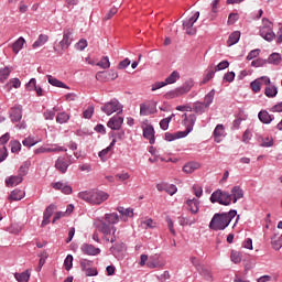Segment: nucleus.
<instances>
[{
  "instance_id": "obj_1",
  "label": "nucleus",
  "mask_w": 282,
  "mask_h": 282,
  "mask_svg": "<svg viewBox=\"0 0 282 282\" xmlns=\"http://www.w3.org/2000/svg\"><path fill=\"white\" fill-rule=\"evenodd\" d=\"M237 217V210L230 209L228 213H217L213 216L209 228L210 230H226L230 221Z\"/></svg>"
},
{
  "instance_id": "obj_2",
  "label": "nucleus",
  "mask_w": 282,
  "mask_h": 282,
  "mask_svg": "<svg viewBox=\"0 0 282 282\" xmlns=\"http://www.w3.org/2000/svg\"><path fill=\"white\" fill-rule=\"evenodd\" d=\"M78 198L91 204V206H100L104 202L109 199V194L100 189H90L78 193Z\"/></svg>"
},
{
  "instance_id": "obj_3",
  "label": "nucleus",
  "mask_w": 282,
  "mask_h": 282,
  "mask_svg": "<svg viewBox=\"0 0 282 282\" xmlns=\"http://www.w3.org/2000/svg\"><path fill=\"white\" fill-rule=\"evenodd\" d=\"M183 120H184V124L186 127L185 131H181L177 133H171V132H166L165 133V140L167 142H173V140H180V138H186V135H188V133H191V131H193V127H195V122H197V116L195 115H186L184 113L182 116Z\"/></svg>"
},
{
  "instance_id": "obj_4",
  "label": "nucleus",
  "mask_w": 282,
  "mask_h": 282,
  "mask_svg": "<svg viewBox=\"0 0 282 282\" xmlns=\"http://www.w3.org/2000/svg\"><path fill=\"white\" fill-rule=\"evenodd\" d=\"M73 36H74V31L72 29L64 30L62 41H59V43L53 47L54 52H56L58 56H63V54H65V50H69V46L74 41Z\"/></svg>"
},
{
  "instance_id": "obj_5",
  "label": "nucleus",
  "mask_w": 282,
  "mask_h": 282,
  "mask_svg": "<svg viewBox=\"0 0 282 282\" xmlns=\"http://www.w3.org/2000/svg\"><path fill=\"white\" fill-rule=\"evenodd\" d=\"M98 230L104 235V241H110V243H116L118 239V237L116 236L118 229L116 227L107 225L105 220H100V224L98 225Z\"/></svg>"
},
{
  "instance_id": "obj_6",
  "label": "nucleus",
  "mask_w": 282,
  "mask_h": 282,
  "mask_svg": "<svg viewBox=\"0 0 282 282\" xmlns=\"http://www.w3.org/2000/svg\"><path fill=\"white\" fill-rule=\"evenodd\" d=\"M260 36L264 39V41H268V43H272V41L276 39V34L274 33V24H272V22L265 18L262 19Z\"/></svg>"
},
{
  "instance_id": "obj_7",
  "label": "nucleus",
  "mask_w": 282,
  "mask_h": 282,
  "mask_svg": "<svg viewBox=\"0 0 282 282\" xmlns=\"http://www.w3.org/2000/svg\"><path fill=\"white\" fill-rule=\"evenodd\" d=\"M197 19H199V11L194 12L192 15H188L185 20H183V30L189 36H195V34H197V28H195Z\"/></svg>"
},
{
  "instance_id": "obj_8",
  "label": "nucleus",
  "mask_w": 282,
  "mask_h": 282,
  "mask_svg": "<svg viewBox=\"0 0 282 282\" xmlns=\"http://www.w3.org/2000/svg\"><path fill=\"white\" fill-rule=\"evenodd\" d=\"M122 109H124V106H122V104H120V101L116 98L106 102L101 107V111L106 113V116H112V113H117V116H120V113H122Z\"/></svg>"
},
{
  "instance_id": "obj_9",
  "label": "nucleus",
  "mask_w": 282,
  "mask_h": 282,
  "mask_svg": "<svg viewBox=\"0 0 282 282\" xmlns=\"http://www.w3.org/2000/svg\"><path fill=\"white\" fill-rule=\"evenodd\" d=\"M230 193L217 189L210 195L209 202L212 204H220L221 206H230Z\"/></svg>"
},
{
  "instance_id": "obj_10",
  "label": "nucleus",
  "mask_w": 282,
  "mask_h": 282,
  "mask_svg": "<svg viewBox=\"0 0 282 282\" xmlns=\"http://www.w3.org/2000/svg\"><path fill=\"white\" fill-rule=\"evenodd\" d=\"M191 89H193V83H185L183 86L165 93L164 98L165 100H173V98H180V96L188 94Z\"/></svg>"
},
{
  "instance_id": "obj_11",
  "label": "nucleus",
  "mask_w": 282,
  "mask_h": 282,
  "mask_svg": "<svg viewBox=\"0 0 282 282\" xmlns=\"http://www.w3.org/2000/svg\"><path fill=\"white\" fill-rule=\"evenodd\" d=\"M79 265L85 272L86 276H98V270L94 268V261L82 259L79 261Z\"/></svg>"
},
{
  "instance_id": "obj_12",
  "label": "nucleus",
  "mask_w": 282,
  "mask_h": 282,
  "mask_svg": "<svg viewBox=\"0 0 282 282\" xmlns=\"http://www.w3.org/2000/svg\"><path fill=\"white\" fill-rule=\"evenodd\" d=\"M147 265L151 270H153L155 268H164V265H166V261L161 260L160 254L155 253V254L149 257Z\"/></svg>"
},
{
  "instance_id": "obj_13",
  "label": "nucleus",
  "mask_w": 282,
  "mask_h": 282,
  "mask_svg": "<svg viewBox=\"0 0 282 282\" xmlns=\"http://www.w3.org/2000/svg\"><path fill=\"white\" fill-rule=\"evenodd\" d=\"M153 113H158V106L155 102L140 105V116H153Z\"/></svg>"
},
{
  "instance_id": "obj_14",
  "label": "nucleus",
  "mask_w": 282,
  "mask_h": 282,
  "mask_svg": "<svg viewBox=\"0 0 282 282\" xmlns=\"http://www.w3.org/2000/svg\"><path fill=\"white\" fill-rule=\"evenodd\" d=\"M123 122H124V118L120 116H113L107 122V127H109V129H111L112 131H120Z\"/></svg>"
},
{
  "instance_id": "obj_15",
  "label": "nucleus",
  "mask_w": 282,
  "mask_h": 282,
  "mask_svg": "<svg viewBox=\"0 0 282 282\" xmlns=\"http://www.w3.org/2000/svg\"><path fill=\"white\" fill-rule=\"evenodd\" d=\"M21 118H23V106H13L10 110L11 122H20Z\"/></svg>"
},
{
  "instance_id": "obj_16",
  "label": "nucleus",
  "mask_w": 282,
  "mask_h": 282,
  "mask_svg": "<svg viewBox=\"0 0 282 282\" xmlns=\"http://www.w3.org/2000/svg\"><path fill=\"white\" fill-rule=\"evenodd\" d=\"M80 251L88 257H98L100 254V248L94 247V245L84 243L80 247Z\"/></svg>"
},
{
  "instance_id": "obj_17",
  "label": "nucleus",
  "mask_w": 282,
  "mask_h": 282,
  "mask_svg": "<svg viewBox=\"0 0 282 282\" xmlns=\"http://www.w3.org/2000/svg\"><path fill=\"white\" fill-rule=\"evenodd\" d=\"M72 163L69 162V161H66V159L65 158H58L56 161H55V169L57 170V171H59V173H62V174H65V173H67V169H69V165H70Z\"/></svg>"
},
{
  "instance_id": "obj_18",
  "label": "nucleus",
  "mask_w": 282,
  "mask_h": 282,
  "mask_svg": "<svg viewBox=\"0 0 282 282\" xmlns=\"http://www.w3.org/2000/svg\"><path fill=\"white\" fill-rule=\"evenodd\" d=\"M229 196L231 197L230 204H237L239 199H243V189L239 186H234L231 188V194L229 193Z\"/></svg>"
},
{
  "instance_id": "obj_19",
  "label": "nucleus",
  "mask_w": 282,
  "mask_h": 282,
  "mask_svg": "<svg viewBox=\"0 0 282 282\" xmlns=\"http://www.w3.org/2000/svg\"><path fill=\"white\" fill-rule=\"evenodd\" d=\"M224 138H226V128L224 124L219 123L214 130V140L219 144V142H223Z\"/></svg>"
},
{
  "instance_id": "obj_20",
  "label": "nucleus",
  "mask_w": 282,
  "mask_h": 282,
  "mask_svg": "<svg viewBox=\"0 0 282 282\" xmlns=\"http://www.w3.org/2000/svg\"><path fill=\"white\" fill-rule=\"evenodd\" d=\"M52 187L55 188V191H62L64 195H72V186L67 183L56 182L52 184Z\"/></svg>"
},
{
  "instance_id": "obj_21",
  "label": "nucleus",
  "mask_w": 282,
  "mask_h": 282,
  "mask_svg": "<svg viewBox=\"0 0 282 282\" xmlns=\"http://www.w3.org/2000/svg\"><path fill=\"white\" fill-rule=\"evenodd\" d=\"M55 210H56L55 205H50L48 207H46L44 212L43 220H42V227H45L47 226V224H50V219L54 215Z\"/></svg>"
},
{
  "instance_id": "obj_22",
  "label": "nucleus",
  "mask_w": 282,
  "mask_h": 282,
  "mask_svg": "<svg viewBox=\"0 0 282 282\" xmlns=\"http://www.w3.org/2000/svg\"><path fill=\"white\" fill-rule=\"evenodd\" d=\"M143 138L149 140L150 144H155V130L153 126H147L143 130Z\"/></svg>"
},
{
  "instance_id": "obj_23",
  "label": "nucleus",
  "mask_w": 282,
  "mask_h": 282,
  "mask_svg": "<svg viewBox=\"0 0 282 282\" xmlns=\"http://www.w3.org/2000/svg\"><path fill=\"white\" fill-rule=\"evenodd\" d=\"M186 204L192 215H197V213H199V204H200L199 199L197 198L187 199Z\"/></svg>"
},
{
  "instance_id": "obj_24",
  "label": "nucleus",
  "mask_w": 282,
  "mask_h": 282,
  "mask_svg": "<svg viewBox=\"0 0 282 282\" xmlns=\"http://www.w3.org/2000/svg\"><path fill=\"white\" fill-rule=\"evenodd\" d=\"M46 78L48 80V84L53 87H59L61 89H69V86H67L65 83L58 80V78L52 75H47Z\"/></svg>"
},
{
  "instance_id": "obj_25",
  "label": "nucleus",
  "mask_w": 282,
  "mask_h": 282,
  "mask_svg": "<svg viewBox=\"0 0 282 282\" xmlns=\"http://www.w3.org/2000/svg\"><path fill=\"white\" fill-rule=\"evenodd\" d=\"M119 221L120 216H118V214L116 213L105 215V224H107V226H116V224H118Z\"/></svg>"
},
{
  "instance_id": "obj_26",
  "label": "nucleus",
  "mask_w": 282,
  "mask_h": 282,
  "mask_svg": "<svg viewBox=\"0 0 282 282\" xmlns=\"http://www.w3.org/2000/svg\"><path fill=\"white\" fill-rule=\"evenodd\" d=\"M258 118L260 120V122H262L263 124H270V122H272V120H274V117L270 115V112H268V110H261L258 113Z\"/></svg>"
},
{
  "instance_id": "obj_27",
  "label": "nucleus",
  "mask_w": 282,
  "mask_h": 282,
  "mask_svg": "<svg viewBox=\"0 0 282 282\" xmlns=\"http://www.w3.org/2000/svg\"><path fill=\"white\" fill-rule=\"evenodd\" d=\"M239 39H241V32L239 31L232 32L227 40L228 47H232V45H237V43H239Z\"/></svg>"
},
{
  "instance_id": "obj_28",
  "label": "nucleus",
  "mask_w": 282,
  "mask_h": 282,
  "mask_svg": "<svg viewBox=\"0 0 282 282\" xmlns=\"http://www.w3.org/2000/svg\"><path fill=\"white\" fill-rule=\"evenodd\" d=\"M25 197V192L22 189H13L9 196V199H12V202H21Z\"/></svg>"
},
{
  "instance_id": "obj_29",
  "label": "nucleus",
  "mask_w": 282,
  "mask_h": 282,
  "mask_svg": "<svg viewBox=\"0 0 282 282\" xmlns=\"http://www.w3.org/2000/svg\"><path fill=\"white\" fill-rule=\"evenodd\" d=\"M199 166L200 164L197 162H188L183 166V172L187 174L195 173Z\"/></svg>"
},
{
  "instance_id": "obj_30",
  "label": "nucleus",
  "mask_w": 282,
  "mask_h": 282,
  "mask_svg": "<svg viewBox=\"0 0 282 282\" xmlns=\"http://www.w3.org/2000/svg\"><path fill=\"white\" fill-rule=\"evenodd\" d=\"M23 45H25V39L19 37L13 44H12V52L13 54H19L23 50Z\"/></svg>"
},
{
  "instance_id": "obj_31",
  "label": "nucleus",
  "mask_w": 282,
  "mask_h": 282,
  "mask_svg": "<svg viewBox=\"0 0 282 282\" xmlns=\"http://www.w3.org/2000/svg\"><path fill=\"white\" fill-rule=\"evenodd\" d=\"M193 111H195V113H198L199 116H202V113H206V110L208 109L206 107V105L202 101H196L193 104Z\"/></svg>"
},
{
  "instance_id": "obj_32",
  "label": "nucleus",
  "mask_w": 282,
  "mask_h": 282,
  "mask_svg": "<svg viewBox=\"0 0 282 282\" xmlns=\"http://www.w3.org/2000/svg\"><path fill=\"white\" fill-rule=\"evenodd\" d=\"M276 94H279V89L274 85H269L264 89V96L267 98H276Z\"/></svg>"
},
{
  "instance_id": "obj_33",
  "label": "nucleus",
  "mask_w": 282,
  "mask_h": 282,
  "mask_svg": "<svg viewBox=\"0 0 282 282\" xmlns=\"http://www.w3.org/2000/svg\"><path fill=\"white\" fill-rule=\"evenodd\" d=\"M23 182V177L21 175L11 176L6 180L7 186H19Z\"/></svg>"
},
{
  "instance_id": "obj_34",
  "label": "nucleus",
  "mask_w": 282,
  "mask_h": 282,
  "mask_svg": "<svg viewBox=\"0 0 282 282\" xmlns=\"http://www.w3.org/2000/svg\"><path fill=\"white\" fill-rule=\"evenodd\" d=\"M30 276H31L30 270H26L22 273H15L14 274V279L18 282H30Z\"/></svg>"
},
{
  "instance_id": "obj_35",
  "label": "nucleus",
  "mask_w": 282,
  "mask_h": 282,
  "mask_svg": "<svg viewBox=\"0 0 282 282\" xmlns=\"http://www.w3.org/2000/svg\"><path fill=\"white\" fill-rule=\"evenodd\" d=\"M271 246L274 250H279L282 247V235H273L271 237Z\"/></svg>"
},
{
  "instance_id": "obj_36",
  "label": "nucleus",
  "mask_w": 282,
  "mask_h": 282,
  "mask_svg": "<svg viewBox=\"0 0 282 282\" xmlns=\"http://www.w3.org/2000/svg\"><path fill=\"white\" fill-rule=\"evenodd\" d=\"M180 80V73L177 70H174L171 73V75L164 80L166 85H173Z\"/></svg>"
},
{
  "instance_id": "obj_37",
  "label": "nucleus",
  "mask_w": 282,
  "mask_h": 282,
  "mask_svg": "<svg viewBox=\"0 0 282 282\" xmlns=\"http://www.w3.org/2000/svg\"><path fill=\"white\" fill-rule=\"evenodd\" d=\"M215 100V89H212L207 95H205L203 104L205 107H210V104Z\"/></svg>"
},
{
  "instance_id": "obj_38",
  "label": "nucleus",
  "mask_w": 282,
  "mask_h": 282,
  "mask_svg": "<svg viewBox=\"0 0 282 282\" xmlns=\"http://www.w3.org/2000/svg\"><path fill=\"white\" fill-rule=\"evenodd\" d=\"M56 122L58 124H66V122H69V113H67V112H59V113H57Z\"/></svg>"
},
{
  "instance_id": "obj_39",
  "label": "nucleus",
  "mask_w": 282,
  "mask_h": 282,
  "mask_svg": "<svg viewBox=\"0 0 282 282\" xmlns=\"http://www.w3.org/2000/svg\"><path fill=\"white\" fill-rule=\"evenodd\" d=\"M48 36L45 34H40L37 40L33 43V47L34 50H36V47H43V44L48 41Z\"/></svg>"
},
{
  "instance_id": "obj_40",
  "label": "nucleus",
  "mask_w": 282,
  "mask_h": 282,
  "mask_svg": "<svg viewBox=\"0 0 282 282\" xmlns=\"http://www.w3.org/2000/svg\"><path fill=\"white\" fill-rule=\"evenodd\" d=\"M215 68H213V66L207 68V73L205 74V77L202 82L203 85H206V83H208V80H212V78H215Z\"/></svg>"
},
{
  "instance_id": "obj_41",
  "label": "nucleus",
  "mask_w": 282,
  "mask_h": 282,
  "mask_svg": "<svg viewBox=\"0 0 282 282\" xmlns=\"http://www.w3.org/2000/svg\"><path fill=\"white\" fill-rule=\"evenodd\" d=\"M97 67H101V69H109L111 67V62H109L108 56H104L98 63Z\"/></svg>"
},
{
  "instance_id": "obj_42",
  "label": "nucleus",
  "mask_w": 282,
  "mask_h": 282,
  "mask_svg": "<svg viewBox=\"0 0 282 282\" xmlns=\"http://www.w3.org/2000/svg\"><path fill=\"white\" fill-rule=\"evenodd\" d=\"M74 267V256L68 254L64 260V268L67 272Z\"/></svg>"
},
{
  "instance_id": "obj_43",
  "label": "nucleus",
  "mask_w": 282,
  "mask_h": 282,
  "mask_svg": "<svg viewBox=\"0 0 282 282\" xmlns=\"http://www.w3.org/2000/svg\"><path fill=\"white\" fill-rule=\"evenodd\" d=\"M199 272V274H202V276H204V279H206V281H213V273L210 272V270L200 267V270H197Z\"/></svg>"
},
{
  "instance_id": "obj_44",
  "label": "nucleus",
  "mask_w": 282,
  "mask_h": 282,
  "mask_svg": "<svg viewBox=\"0 0 282 282\" xmlns=\"http://www.w3.org/2000/svg\"><path fill=\"white\" fill-rule=\"evenodd\" d=\"M22 144L23 147H28V149H31V147L39 144V141H35L34 137H28L22 141Z\"/></svg>"
},
{
  "instance_id": "obj_45",
  "label": "nucleus",
  "mask_w": 282,
  "mask_h": 282,
  "mask_svg": "<svg viewBox=\"0 0 282 282\" xmlns=\"http://www.w3.org/2000/svg\"><path fill=\"white\" fill-rule=\"evenodd\" d=\"M268 63H272L273 65H279L281 63V54L273 53L269 56Z\"/></svg>"
},
{
  "instance_id": "obj_46",
  "label": "nucleus",
  "mask_w": 282,
  "mask_h": 282,
  "mask_svg": "<svg viewBox=\"0 0 282 282\" xmlns=\"http://www.w3.org/2000/svg\"><path fill=\"white\" fill-rule=\"evenodd\" d=\"M96 80H99V83H107V80H109V74L107 72H98L96 74Z\"/></svg>"
},
{
  "instance_id": "obj_47",
  "label": "nucleus",
  "mask_w": 282,
  "mask_h": 282,
  "mask_svg": "<svg viewBox=\"0 0 282 282\" xmlns=\"http://www.w3.org/2000/svg\"><path fill=\"white\" fill-rule=\"evenodd\" d=\"M11 144V153H19L21 151V142L18 140L10 141Z\"/></svg>"
},
{
  "instance_id": "obj_48",
  "label": "nucleus",
  "mask_w": 282,
  "mask_h": 282,
  "mask_svg": "<svg viewBox=\"0 0 282 282\" xmlns=\"http://www.w3.org/2000/svg\"><path fill=\"white\" fill-rule=\"evenodd\" d=\"M195 219L191 220L187 217L181 216L178 217L180 226H193L195 224Z\"/></svg>"
},
{
  "instance_id": "obj_49",
  "label": "nucleus",
  "mask_w": 282,
  "mask_h": 282,
  "mask_svg": "<svg viewBox=\"0 0 282 282\" xmlns=\"http://www.w3.org/2000/svg\"><path fill=\"white\" fill-rule=\"evenodd\" d=\"M250 87L254 94H259V91H261V82H259V78L251 82Z\"/></svg>"
},
{
  "instance_id": "obj_50",
  "label": "nucleus",
  "mask_w": 282,
  "mask_h": 282,
  "mask_svg": "<svg viewBox=\"0 0 282 282\" xmlns=\"http://www.w3.org/2000/svg\"><path fill=\"white\" fill-rule=\"evenodd\" d=\"M11 69L10 67H4V68H1L0 69V80H8V77L10 76L11 74Z\"/></svg>"
},
{
  "instance_id": "obj_51",
  "label": "nucleus",
  "mask_w": 282,
  "mask_h": 282,
  "mask_svg": "<svg viewBox=\"0 0 282 282\" xmlns=\"http://www.w3.org/2000/svg\"><path fill=\"white\" fill-rule=\"evenodd\" d=\"M273 145H274V139H272V137L262 138V143L260 144V147L270 148Z\"/></svg>"
},
{
  "instance_id": "obj_52",
  "label": "nucleus",
  "mask_w": 282,
  "mask_h": 282,
  "mask_svg": "<svg viewBox=\"0 0 282 282\" xmlns=\"http://www.w3.org/2000/svg\"><path fill=\"white\" fill-rule=\"evenodd\" d=\"M51 153H61V152H67V148L61 147L58 144H51Z\"/></svg>"
},
{
  "instance_id": "obj_53",
  "label": "nucleus",
  "mask_w": 282,
  "mask_h": 282,
  "mask_svg": "<svg viewBox=\"0 0 282 282\" xmlns=\"http://www.w3.org/2000/svg\"><path fill=\"white\" fill-rule=\"evenodd\" d=\"M35 155H41V153H52L50 145H42L34 150Z\"/></svg>"
},
{
  "instance_id": "obj_54",
  "label": "nucleus",
  "mask_w": 282,
  "mask_h": 282,
  "mask_svg": "<svg viewBox=\"0 0 282 282\" xmlns=\"http://www.w3.org/2000/svg\"><path fill=\"white\" fill-rule=\"evenodd\" d=\"M230 259H231L232 263H241V252L231 251Z\"/></svg>"
},
{
  "instance_id": "obj_55",
  "label": "nucleus",
  "mask_w": 282,
  "mask_h": 282,
  "mask_svg": "<svg viewBox=\"0 0 282 282\" xmlns=\"http://www.w3.org/2000/svg\"><path fill=\"white\" fill-rule=\"evenodd\" d=\"M165 193L167 195H175L177 193V186L166 183Z\"/></svg>"
},
{
  "instance_id": "obj_56",
  "label": "nucleus",
  "mask_w": 282,
  "mask_h": 282,
  "mask_svg": "<svg viewBox=\"0 0 282 282\" xmlns=\"http://www.w3.org/2000/svg\"><path fill=\"white\" fill-rule=\"evenodd\" d=\"M228 67H230V63L228 61H223L214 69L215 72H221V69H228Z\"/></svg>"
},
{
  "instance_id": "obj_57",
  "label": "nucleus",
  "mask_w": 282,
  "mask_h": 282,
  "mask_svg": "<svg viewBox=\"0 0 282 282\" xmlns=\"http://www.w3.org/2000/svg\"><path fill=\"white\" fill-rule=\"evenodd\" d=\"M25 88L28 91H34L36 89V78H31Z\"/></svg>"
},
{
  "instance_id": "obj_58",
  "label": "nucleus",
  "mask_w": 282,
  "mask_h": 282,
  "mask_svg": "<svg viewBox=\"0 0 282 282\" xmlns=\"http://www.w3.org/2000/svg\"><path fill=\"white\" fill-rule=\"evenodd\" d=\"M169 124H171V118H164L160 121V127H161L162 131H167Z\"/></svg>"
},
{
  "instance_id": "obj_59",
  "label": "nucleus",
  "mask_w": 282,
  "mask_h": 282,
  "mask_svg": "<svg viewBox=\"0 0 282 282\" xmlns=\"http://www.w3.org/2000/svg\"><path fill=\"white\" fill-rule=\"evenodd\" d=\"M30 169V164L25 162L20 169H19V174L21 177H24V175H28V171Z\"/></svg>"
},
{
  "instance_id": "obj_60",
  "label": "nucleus",
  "mask_w": 282,
  "mask_h": 282,
  "mask_svg": "<svg viewBox=\"0 0 282 282\" xmlns=\"http://www.w3.org/2000/svg\"><path fill=\"white\" fill-rule=\"evenodd\" d=\"M76 50H79V52H83L87 47V40L82 39L78 41V43L75 44Z\"/></svg>"
},
{
  "instance_id": "obj_61",
  "label": "nucleus",
  "mask_w": 282,
  "mask_h": 282,
  "mask_svg": "<svg viewBox=\"0 0 282 282\" xmlns=\"http://www.w3.org/2000/svg\"><path fill=\"white\" fill-rule=\"evenodd\" d=\"M54 116H56V108H53V110H46L44 112L45 120H53Z\"/></svg>"
},
{
  "instance_id": "obj_62",
  "label": "nucleus",
  "mask_w": 282,
  "mask_h": 282,
  "mask_svg": "<svg viewBox=\"0 0 282 282\" xmlns=\"http://www.w3.org/2000/svg\"><path fill=\"white\" fill-rule=\"evenodd\" d=\"M265 63H268L265 59L258 58V59L251 62V67H263V65H265Z\"/></svg>"
},
{
  "instance_id": "obj_63",
  "label": "nucleus",
  "mask_w": 282,
  "mask_h": 282,
  "mask_svg": "<svg viewBox=\"0 0 282 282\" xmlns=\"http://www.w3.org/2000/svg\"><path fill=\"white\" fill-rule=\"evenodd\" d=\"M84 118H86L87 120L91 119V117L94 116V107L90 106L88 107L84 112H83Z\"/></svg>"
},
{
  "instance_id": "obj_64",
  "label": "nucleus",
  "mask_w": 282,
  "mask_h": 282,
  "mask_svg": "<svg viewBox=\"0 0 282 282\" xmlns=\"http://www.w3.org/2000/svg\"><path fill=\"white\" fill-rule=\"evenodd\" d=\"M193 191L196 197H202V195H204V188H202L199 185H194Z\"/></svg>"
}]
</instances>
